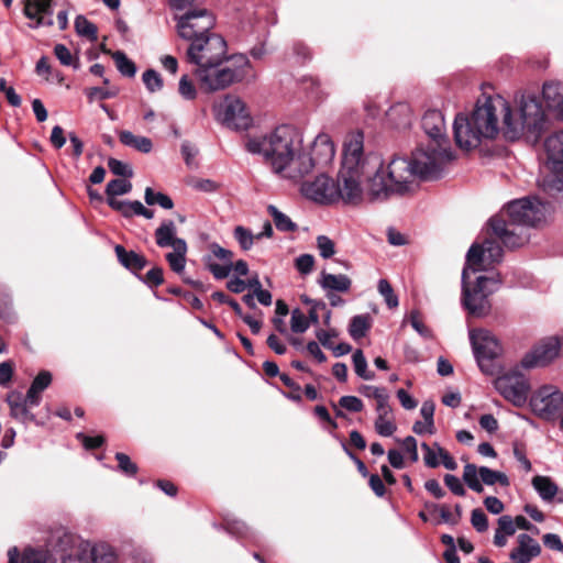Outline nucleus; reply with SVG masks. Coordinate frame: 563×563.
<instances>
[{
  "instance_id": "423d86ee",
  "label": "nucleus",
  "mask_w": 563,
  "mask_h": 563,
  "mask_svg": "<svg viewBox=\"0 0 563 563\" xmlns=\"http://www.w3.org/2000/svg\"><path fill=\"white\" fill-rule=\"evenodd\" d=\"M552 211L550 201L526 197L509 202L500 214L490 218L489 227L495 238L506 247L516 249L528 241L525 228L544 223Z\"/></svg>"
},
{
  "instance_id": "a211bd4d",
  "label": "nucleus",
  "mask_w": 563,
  "mask_h": 563,
  "mask_svg": "<svg viewBox=\"0 0 563 563\" xmlns=\"http://www.w3.org/2000/svg\"><path fill=\"white\" fill-rule=\"evenodd\" d=\"M517 542L518 545L509 554L514 563H530L532 559L540 555V544L529 534L520 533Z\"/></svg>"
},
{
  "instance_id": "37998d69",
  "label": "nucleus",
  "mask_w": 563,
  "mask_h": 563,
  "mask_svg": "<svg viewBox=\"0 0 563 563\" xmlns=\"http://www.w3.org/2000/svg\"><path fill=\"white\" fill-rule=\"evenodd\" d=\"M378 291L384 297L386 305L389 308L398 307V297L394 294L393 287L386 279L378 282Z\"/></svg>"
},
{
  "instance_id": "79ce46f5",
  "label": "nucleus",
  "mask_w": 563,
  "mask_h": 563,
  "mask_svg": "<svg viewBox=\"0 0 563 563\" xmlns=\"http://www.w3.org/2000/svg\"><path fill=\"white\" fill-rule=\"evenodd\" d=\"M119 93V89L115 87L100 88L92 87L86 90V96L90 102L96 99L106 100L115 97Z\"/></svg>"
},
{
  "instance_id": "6ab92c4d",
  "label": "nucleus",
  "mask_w": 563,
  "mask_h": 563,
  "mask_svg": "<svg viewBox=\"0 0 563 563\" xmlns=\"http://www.w3.org/2000/svg\"><path fill=\"white\" fill-rule=\"evenodd\" d=\"M335 154V148L333 142L330 140L327 134H319L311 148V154H307L313 162V167L316 165H325L329 164Z\"/></svg>"
},
{
  "instance_id": "20e7f679",
  "label": "nucleus",
  "mask_w": 563,
  "mask_h": 563,
  "mask_svg": "<svg viewBox=\"0 0 563 563\" xmlns=\"http://www.w3.org/2000/svg\"><path fill=\"white\" fill-rule=\"evenodd\" d=\"M246 150L262 155L276 174L289 179L301 178L313 168L312 159L302 151V135L292 125L283 124L263 136L250 139Z\"/></svg>"
},
{
  "instance_id": "c85d7f7f",
  "label": "nucleus",
  "mask_w": 563,
  "mask_h": 563,
  "mask_svg": "<svg viewBox=\"0 0 563 563\" xmlns=\"http://www.w3.org/2000/svg\"><path fill=\"white\" fill-rule=\"evenodd\" d=\"M188 247L186 241H177V247L173 252L166 254V261L170 269L177 274H181L186 266V254Z\"/></svg>"
},
{
  "instance_id": "de8ad7c7",
  "label": "nucleus",
  "mask_w": 563,
  "mask_h": 563,
  "mask_svg": "<svg viewBox=\"0 0 563 563\" xmlns=\"http://www.w3.org/2000/svg\"><path fill=\"white\" fill-rule=\"evenodd\" d=\"M108 167L113 175L121 177H132L133 170L131 166L117 158H109Z\"/></svg>"
},
{
  "instance_id": "412c9836",
  "label": "nucleus",
  "mask_w": 563,
  "mask_h": 563,
  "mask_svg": "<svg viewBox=\"0 0 563 563\" xmlns=\"http://www.w3.org/2000/svg\"><path fill=\"white\" fill-rule=\"evenodd\" d=\"M544 147L552 169L563 172V131L550 135Z\"/></svg>"
},
{
  "instance_id": "4468645a",
  "label": "nucleus",
  "mask_w": 563,
  "mask_h": 563,
  "mask_svg": "<svg viewBox=\"0 0 563 563\" xmlns=\"http://www.w3.org/2000/svg\"><path fill=\"white\" fill-rule=\"evenodd\" d=\"M463 481L467 487L476 493H483V484L493 486L499 484L504 487L509 486L508 476L499 471H494L487 466L477 467L475 464H466L463 470Z\"/></svg>"
},
{
  "instance_id": "a18cd8bd",
  "label": "nucleus",
  "mask_w": 563,
  "mask_h": 563,
  "mask_svg": "<svg viewBox=\"0 0 563 563\" xmlns=\"http://www.w3.org/2000/svg\"><path fill=\"white\" fill-rule=\"evenodd\" d=\"M115 460L118 461L119 470L125 475L134 476L137 473V465L125 453H117Z\"/></svg>"
},
{
  "instance_id": "cd10ccee",
  "label": "nucleus",
  "mask_w": 563,
  "mask_h": 563,
  "mask_svg": "<svg viewBox=\"0 0 563 563\" xmlns=\"http://www.w3.org/2000/svg\"><path fill=\"white\" fill-rule=\"evenodd\" d=\"M119 140L123 145L144 154H147L153 150V143L151 139L135 135L126 130L119 133Z\"/></svg>"
},
{
  "instance_id": "e433bc0d",
  "label": "nucleus",
  "mask_w": 563,
  "mask_h": 563,
  "mask_svg": "<svg viewBox=\"0 0 563 563\" xmlns=\"http://www.w3.org/2000/svg\"><path fill=\"white\" fill-rule=\"evenodd\" d=\"M122 216L125 218H130L132 216H141L145 219H152L154 217V211L145 208L142 202L137 200L125 201Z\"/></svg>"
},
{
  "instance_id": "58836bf2",
  "label": "nucleus",
  "mask_w": 563,
  "mask_h": 563,
  "mask_svg": "<svg viewBox=\"0 0 563 563\" xmlns=\"http://www.w3.org/2000/svg\"><path fill=\"white\" fill-rule=\"evenodd\" d=\"M142 80L150 92H156L163 88V79L154 69L145 70L142 75Z\"/></svg>"
},
{
  "instance_id": "5fc2aeb1",
  "label": "nucleus",
  "mask_w": 563,
  "mask_h": 563,
  "mask_svg": "<svg viewBox=\"0 0 563 563\" xmlns=\"http://www.w3.org/2000/svg\"><path fill=\"white\" fill-rule=\"evenodd\" d=\"M471 523L474 527V529L478 532H484L488 529L487 516L481 508L472 510Z\"/></svg>"
},
{
  "instance_id": "8fccbe9b",
  "label": "nucleus",
  "mask_w": 563,
  "mask_h": 563,
  "mask_svg": "<svg viewBox=\"0 0 563 563\" xmlns=\"http://www.w3.org/2000/svg\"><path fill=\"white\" fill-rule=\"evenodd\" d=\"M410 324L411 327L424 339H430L432 333L430 329L423 323L419 311L412 310L410 312Z\"/></svg>"
},
{
  "instance_id": "6e6552de",
  "label": "nucleus",
  "mask_w": 563,
  "mask_h": 563,
  "mask_svg": "<svg viewBox=\"0 0 563 563\" xmlns=\"http://www.w3.org/2000/svg\"><path fill=\"white\" fill-rule=\"evenodd\" d=\"M187 60L197 66L205 68L213 63H222L227 55V42L219 34H211L200 37L187 48Z\"/></svg>"
},
{
  "instance_id": "e2e57ef3",
  "label": "nucleus",
  "mask_w": 563,
  "mask_h": 563,
  "mask_svg": "<svg viewBox=\"0 0 563 563\" xmlns=\"http://www.w3.org/2000/svg\"><path fill=\"white\" fill-rule=\"evenodd\" d=\"M497 522H498V527L496 529L497 531L506 534L507 537L515 534L516 526H515L514 519L510 516L504 515L498 518Z\"/></svg>"
},
{
  "instance_id": "473e14b6",
  "label": "nucleus",
  "mask_w": 563,
  "mask_h": 563,
  "mask_svg": "<svg viewBox=\"0 0 563 563\" xmlns=\"http://www.w3.org/2000/svg\"><path fill=\"white\" fill-rule=\"evenodd\" d=\"M369 318L366 314H358L352 318L349 327V333L354 340H358L366 335L369 330Z\"/></svg>"
},
{
  "instance_id": "393cba45",
  "label": "nucleus",
  "mask_w": 563,
  "mask_h": 563,
  "mask_svg": "<svg viewBox=\"0 0 563 563\" xmlns=\"http://www.w3.org/2000/svg\"><path fill=\"white\" fill-rule=\"evenodd\" d=\"M52 383V374L48 371H42L38 375L33 379L29 390H27V400L31 407H36L41 402V394Z\"/></svg>"
},
{
  "instance_id": "3c124183",
  "label": "nucleus",
  "mask_w": 563,
  "mask_h": 563,
  "mask_svg": "<svg viewBox=\"0 0 563 563\" xmlns=\"http://www.w3.org/2000/svg\"><path fill=\"white\" fill-rule=\"evenodd\" d=\"M317 247L323 258H330L335 253L334 242L327 235L317 238Z\"/></svg>"
},
{
  "instance_id": "13d9d810",
  "label": "nucleus",
  "mask_w": 563,
  "mask_h": 563,
  "mask_svg": "<svg viewBox=\"0 0 563 563\" xmlns=\"http://www.w3.org/2000/svg\"><path fill=\"white\" fill-rule=\"evenodd\" d=\"M421 449L424 452L423 461L428 467L435 468L439 466L440 462L438 460L437 449L432 445L430 446L428 443H421Z\"/></svg>"
},
{
  "instance_id": "7ed1b4c3",
  "label": "nucleus",
  "mask_w": 563,
  "mask_h": 563,
  "mask_svg": "<svg viewBox=\"0 0 563 563\" xmlns=\"http://www.w3.org/2000/svg\"><path fill=\"white\" fill-rule=\"evenodd\" d=\"M364 136L361 132L351 134L344 143L342 166L336 184L340 185V199L345 203L357 205L363 198L361 186L364 178L367 179L365 195L369 201H385L393 195H405L406 192L390 191L385 198H375L371 191L372 180L380 174L389 183L387 176L388 165L384 166L377 155H364Z\"/></svg>"
},
{
  "instance_id": "c9c22d12",
  "label": "nucleus",
  "mask_w": 563,
  "mask_h": 563,
  "mask_svg": "<svg viewBox=\"0 0 563 563\" xmlns=\"http://www.w3.org/2000/svg\"><path fill=\"white\" fill-rule=\"evenodd\" d=\"M353 366L355 374L363 379L372 380L375 378V374L367 368V361L362 350H356L352 355Z\"/></svg>"
},
{
  "instance_id": "b1692460",
  "label": "nucleus",
  "mask_w": 563,
  "mask_h": 563,
  "mask_svg": "<svg viewBox=\"0 0 563 563\" xmlns=\"http://www.w3.org/2000/svg\"><path fill=\"white\" fill-rule=\"evenodd\" d=\"M114 251L119 262L132 272H140L147 264V261L143 255L135 253L134 251H126L122 245H115Z\"/></svg>"
},
{
  "instance_id": "0e129e2a",
  "label": "nucleus",
  "mask_w": 563,
  "mask_h": 563,
  "mask_svg": "<svg viewBox=\"0 0 563 563\" xmlns=\"http://www.w3.org/2000/svg\"><path fill=\"white\" fill-rule=\"evenodd\" d=\"M402 449L409 454V459L411 462L416 463L419 460L417 440L408 435L400 442Z\"/></svg>"
},
{
  "instance_id": "4be33fe9",
  "label": "nucleus",
  "mask_w": 563,
  "mask_h": 563,
  "mask_svg": "<svg viewBox=\"0 0 563 563\" xmlns=\"http://www.w3.org/2000/svg\"><path fill=\"white\" fill-rule=\"evenodd\" d=\"M79 555L87 556L88 563H113L115 559L112 548L106 543H86L81 547Z\"/></svg>"
},
{
  "instance_id": "052dcab7",
  "label": "nucleus",
  "mask_w": 563,
  "mask_h": 563,
  "mask_svg": "<svg viewBox=\"0 0 563 563\" xmlns=\"http://www.w3.org/2000/svg\"><path fill=\"white\" fill-rule=\"evenodd\" d=\"M444 483L454 495L464 496L466 494L462 482L455 475L446 474L444 476Z\"/></svg>"
},
{
  "instance_id": "4d7b16f0",
  "label": "nucleus",
  "mask_w": 563,
  "mask_h": 563,
  "mask_svg": "<svg viewBox=\"0 0 563 563\" xmlns=\"http://www.w3.org/2000/svg\"><path fill=\"white\" fill-rule=\"evenodd\" d=\"M314 265V258L310 254H302L295 261L296 269L303 275H308L312 272Z\"/></svg>"
},
{
  "instance_id": "69168bd1",
  "label": "nucleus",
  "mask_w": 563,
  "mask_h": 563,
  "mask_svg": "<svg viewBox=\"0 0 563 563\" xmlns=\"http://www.w3.org/2000/svg\"><path fill=\"white\" fill-rule=\"evenodd\" d=\"M433 446L437 449L439 456L441 457V462L443 466L449 471H455L457 468L456 461L450 455L448 451H445L438 442L433 443Z\"/></svg>"
},
{
  "instance_id": "6e6d98bb",
  "label": "nucleus",
  "mask_w": 563,
  "mask_h": 563,
  "mask_svg": "<svg viewBox=\"0 0 563 563\" xmlns=\"http://www.w3.org/2000/svg\"><path fill=\"white\" fill-rule=\"evenodd\" d=\"M339 406L350 412H360L363 410V401L355 396H342L339 399Z\"/></svg>"
},
{
  "instance_id": "9b49d317",
  "label": "nucleus",
  "mask_w": 563,
  "mask_h": 563,
  "mask_svg": "<svg viewBox=\"0 0 563 563\" xmlns=\"http://www.w3.org/2000/svg\"><path fill=\"white\" fill-rule=\"evenodd\" d=\"M496 390L516 407L526 405L530 394V383L518 367L498 376L494 380Z\"/></svg>"
},
{
  "instance_id": "dca6fc26",
  "label": "nucleus",
  "mask_w": 563,
  "mask_h": 563,
  "mask_svg": "<svg viewBox=\"0 0 563 563\" xmlns=\"http://www.w3.org/2000/svg\"><path fill=\"white\" fill-rule=\"evenodd\" d=\"M560 349L559 338H547L522 357L520 366L525 369L547 366L559 356Z\"/></svg>"
},
{
  "instance_id": "39448f33",
  "label": "nucleus",
  "mask_w": 563,
  "mask_h": 563,
  "mask_svg": "<svg viewBox=\"0 0 563 563\" xmlns=\"http://www.w3.org/2000/svg\"><path fill=\"white\" fill-rule=\"evenodd\" d=\"M503 249L493 239H485L482 244L474 243L466 254V264L462 272V303L474 317L482 318L489 313L490 302L488 297L496 290L489 285L499 284L498 279L487 276H478L474 284L468 283L470 271L473 273L488 271L501 262Z\"/></svg>"
},
{
  "instance_id": "a19ab883",
  "label": "nucleus",
  "mask_w": 563,
  "mask_h": 563,
  "mask_svg": "<svg viewBox=\"0 0 563 563\" xmlns=\"http://www.w3.org/2000/svg\"><path fill=\"white\" fill-rule=\"evenodd\" d=\"M290 328L295 333H303L309 329V320L300 309L292 310Z\"/></svg>"
},
{
  "instance_id": "ddd939ff",
  "label": "nucleus",
  "mask_w": 563,
  "mask_h": 563,
  "mask_svg": "<svg viewBox=\"0 0 563 563\" xmlns=\"http://www.w3.org/2000/svg\"><path fill=\"white\" fill-rule=\"evenodd\" d=\"M300 192L305 198L320 205H331L340 200V185L325 174L303 180Z\"/></svg>"
},
{
  "instance_id": "c03bdc74",
  "label": "nucleus",
  "mask_w": 563,
  "mask_h": 563,
  "mask_svg": "<svg viewBox=\"0 0 563 563\" xmlns=\"http://www.w3.org/2000/svg\"><path fill=\"white\" fill-rule=\"evenodd\" d=\"M279 378L284 383V385L288 387V390H291L290 393H285V397L296 402L301 401L302 398L300 394V385L297 384L294 379H291L287 374H280Z\"/></svg>"
},
{
  "instance_id": "5701e85b",
  "label": "nucleus",
  "mask_w": 563,
  "mask_h": 563,
  "mask_svg": "<svg viewBox=\"0 0 563 563\" xmlns=\"http://www.w3.org/2000/svg\"><path fill=\"white\" fill-rule=\"evenodd\" d=\"M155 242L159 247H177V241H185L177 238V227L172 220H164L154 232Z\"/></svg>"
},
{
  "instance_id": "f3484780",
  "label": "nucleus",
  "mask_w": 563,
  "mask_h": 563,
  "mask_svg": "<svg viewBox=\"0 0 563 563\" xmlns=\"http://www.w3.org/2000/svg\"><path fill=\"white\" fill-rule=\"evenodd\" d=\"M52 1L53 0H24V15L30 20H35L34 23L30 24V27L37 29L43 25H53Z\"/></svg>"
},
{
  "instance_id": "f257e3e1",
  "label": "nucleus",
  "mask_w": 563,
  "mask_h": 563,
  "mask_svg": "<svg viewBox=\"0 0 563 563\" xmlns=\"http://www.w3.org/2000/svg\"><path fill=\"white\" fill-rule=\"evenodd\" d=\"M514 111L500 96L477 101L470 115L459 113L453 123L455 144L471 151L485 140H493L499 131L508 141H516L525 133L536 140L544 125V111L536 96L522 93Z\"/></svg>"
},
{
  "instance_id": "bf43d9fd",
  "label": "nucleus",
  "mask_w": 563,
  "mask_h": 563,
  "mask_svg": "<svg viewBox=\"0 0 563 563\" xmlns=\"http://www.w3.org/2000/svg\"><path fill=\"white\" fill-rule=\"evenodd\" d=\"M142 280L147 284L150 287H157L163 284V269L161 267H153L150 269Z\"/></svg>"
},
{
  "instance_id": "f704fd0d",
  "label": "nucleus",
  "mask_w": 563,
  "mask_h": 563,
  "mask_svg": "<svg viewBox=\"0 0 563 563\" xmlns=\"http://www.w3.org/2000/svg\"><path fill=\"white\" fill-rule=\"evenodd\" d=\"M144 200L148 206L158 205L166 210L174 207V202L169 196L163 192H155L151 187L145 189Z\"/></svg>"
},
{
  "instance_id": "49530a36",
  "label": "nucleus",
  "mask_w": 563,
  "mask_h": 563,
  "mask_svg": "<svg viewBox=\"0 0 563 563\" xmlns=\"http://www.w3.org/2000/svg\"><path fill=\"white\" fill-rule=\"evenodd\" d=\"M397 427L389 417H377L375 420V430L382 437H390Z\"/></svg>"
},
{
  "instance_id": "09e8293b",
  "label": "nucleus",
  "mask_w": 563,
  "mask_h": 563,
  "mask_svg": "<svg viewBox=\"0 0 563 563\" xmlns=\"http://www.w3.org/2000/svg\"><path fill=\"white\" fill-rule=\"evenodd\" d=\"M54 54L62 65L78 68V63L74 59L70 51L64 44H56L54 47Z\"/></svg>"
},
{
  "instance_id": "680f3d73",
  "label": "nucleus",
  "mask_w": 563,
  "mask_h": 563,
  "mask_svg": "<svg viewBox=\"0 0 563 563\" xmlns=\"http://www.w3.org/2000/svg\"><path fill=\"white\" fill-rule=\"evenodd\" d=\"M375 400L377 417H389L391 413V407L389 406V395L387 391H384Z\"/></svg>"
},
{
  "instance_id": "1a4fd4ad",
  "label": "nucleus",
  "mask_w": 563,
  "mask_h": 563,
  "mask_svg": "<svg viewBox=\"0 0 563 563\" xmlns=\"http://www.w3.org/2000/svg\"><path fill=\"white\" fill-rule=\"evenodd\" d=\"M176 29L178 35L190 43L200 37L211 35L214 26V18L207 9H192L184 14H176Z\"/></svg>"
},
{
  "instance_id": "a878e982",
  "label": "nucleus",
  "mask_w": 563,
  "mask_h": 563,
  "mask_svg": "<svg viewBox=\"0 0 563 563\" xmlns=\"http://www.w3.org/2000/svg\"><path fill=\"white\" fill-rule=\"evenodd\" d=\"M351 279L343 274L334 275L330 273L322 272L319 278V285L325 289L331 291L346 292L351 288Z\"/></svg>"
},
{
  "instance_id": "aec40b11",
  "label": "nucleus",
  "mask_w": 563,
  "mask_h": 563,
  "mask_svg": "<svg viewBox=\"0 0 563 563\" xmlns=\"http://www.w3.org/2000/svg\"><path fill=\"white\" fill-rule=\"evenodd\" d=\"M7 402L10 407V415L21 422L33 421L35 416L30 412L27 407H31L27 400V394L23 396L19 391H11L7 397Z\"/></svg>"
},
{
  "instance_id": "7c9ffc66",
  "label": "nucleus",
  "mask_w": 563,
  "mask_h": 563,
  "mask_svg": "<svg viewBox=\"0 0 563 563\" xmlns=\"http://www.w3.org/2000/svg\"><path fill=\"white\" fill-rule=\"evenodd\" d=\"M267 211L272 216L277 230L282 232H295L297 230V224L292 222L288 216L279 211L274 205H269L267 207Z\"/></svg>"
},
{
  "instance_id": "2f4dec72",
  "label": "nucleus",
  "mask_w": 563,
  "mask_h": 563,
  "mask_svg": "<svg viewBox=\"0 0 563 563\" xmlns=\"http://www.w3.org/2000/svg\"><path fill=\"white\" fill-rule=\"evenodd\" d=\"M75 31L81 37H86L87 40H89L91 42L97 41L98 29L85 15H77L76 16V19H75Z\"/></svg>"
},
{
  "instance_id": "72a5a7b5",
  "label": "nucleus",
  "mask_w": 563,
  "mask_h": 563,
  "mask_svg": "<svg viewBox=\"0 0 563 563\" xmlns=\"http://www.w3.org/2000/svg\"><path fill=\"white\" fill-rule=\"evenodd\" d=\"M111 56L115 63L118 70L121 73V75L129 77V78H132L135 76L136 66L131 59L128 58L125 53H123L121 51H117V52H113L111 54Z\"/></svg>"
},
{
  "instance_id": "338daca9",
  "label": "nucleus",
  "mask_w": 563,
  "mask_h": 563,
  "mask_svg": "<svg viewBox=\"0 0 563 563\" xmlns=\"http://www.w3.org/2000/svg\"><path fill=\"white\" fill-rule=\"evenodd\" d=\"M21 563H46V555L42 551L27 549L23 552Z\"/></svg>"
},
{
  "instance_id": "4c0bfd02",
  "label": "nucleus",
  "mask_w": 563,
  "mask_h": 563,
  "mask_svg": "<svg viewBox=\"0 0 563 563\" xmlns=\"http://www.w3.org/2000/svg\"><path fill=\"white\" fill-rule=\"evenodd\" d=\"M233 235L243 251L251 250L254 241L257 240L256 235H254L251 230L242 225H238L234 229Z\"/></svg>"
},
{
  "instance_id": "c756f323",
  "label": "nucleus",
  "mask_w": 563,
  "mask_h": 563,
  "mask_svg": "<svg viewBox=\"0 0 563 563\" xmlns=\"http://www.w3.org/2000/svg\"><path fill=\"white\" fill-rule=\"evenodd\" d=\"M532 486L545 501L552 500L558 493V486L548 476H534L532 478Z\"/></svg>"
},
{
  "instance_id": "ea45409f",
  "label": "nucleus",
  "mask_w": 563,
  "mask_h": 563,
  "mask_svg": "<svg viewBox=\"0 0 563 563\" xmlns=\"http://www.w3.org/2000/svg\"><path fill=\"white\" fill-rule=\"evenodd\" d=\"M132 184L125 179L117 178L108 183L106 188L107 196H121L130 192Z\"/></svg>"
},
{
  "instance_id": "f03ea898",
  "label": "nucleus",
  "mask_w": 563,
  "mask_h": 563,
  "mask_svg": "<svg viewBox=\"0 0 563 563\" xmlns=\"http://www.w3.org/2000/svg\"><path fill=\"white\" fill-rule=\"evenodd\" d=\"M421 126L430 137V143L417 148L411 159L394 157L388 163L387 176L380 174L372 180L371 191L375 198H385L388 192H410L416 178L432 179L440 176L444 166L455 158L445 135V121L437 109L427 110L421 119Z\"/></svg>"
},
{
  "instance_id": "864d4df0",
  "label": "nucleus",
  "mask_w": 563,
  "mask_h": 563,
  "mask_svg": "<svg viewBox=\"0 0 563 563\" xmlns=\"http://www.w3.org/2000/svg\"><path fill=\"white\" fill-rule=\"evenodd\" d=\"M180 96L187 100H194L197 96V90L192 81L187 75L181 76L178 85Z\"/></svg>"
},
{
  "instance_id": "603ef678",
  "label": "nucleus",
  "mask_w": 563,
  "mask_h": 563,
  "mask_svg": "<svg viewBox=\"0 0 563 563\" xmlns=\"http://www.w3.org/2000/svg\"><path fill=\"white\" fill-rule=\"evenodd\" d=\"M207 267L212 273L214 278L223 279L229 276L232 271V263H224L222 265L211 262V258H207Z\"/></svg>"
},
{
  "instance_id": "2eb2a0df",
  "label": "nucleus",
  "mask_w": 563,
  "mask_h": 563,
  "mask_svg": "<svg viewBox=\"0 0 563 563\" xmlns=\"http://www.w3.org/2000/svg\"><path fill=\"white\" fill-rule=\"evenodd\" d=\"M530 406L540 418L551 419L563 407V393L551 385L542 386L531 396Z\"/></svg>"
},
{
  "instance_id": "774afa93",
  "label": "nucleus",
  "mask_w": 563,
  "mask_h": 563,
  "mask_svg": "<svg viewBox=\"0 0 563 563\" xmlns=\"http://www.w3.org/2000/svg\"><path fill=\"white\" fill-rule=\"evenodd\" d=\"M225 528L229 533L234 534L236 537H245L249 530L247 526L243 521L238 519L228 520Z\"/></svg>"
},
{
  "instance_id": "bb28decb",
  "label": "nucleus",
  "mask_w": 563,
  "mask_h": 563,
  "mask_svg": "<svg viewBox=\"0 0 563 563\" xmlns=\"http://www.w3.org/2000/svg\"><path fill=\"white\" fill-rule=\"evenodd\" d=\"M543 99L550 110L558 111L563 104V84L550 81L542 88Z\"/></svg>"
},
{
  "instance_id": "f8f14e48",
  "label": "nucleus",
  "mask_w": 563,
  "mask_h": 563,
  "mask_svg": "<svg viewBox=\"0 0 563 563\" xmlns=\"http://www.w3.org/2000/svg\"><path fill=\"white\" fill-rule=\"evenodd\" d=\"M201 88L206 91L213 92L225 89L230 85L243 79V74L232 69L229 65L222 63H213L205 68H196Z\"/></svg>"
},
{
  "instance_id": "0eeeda50",
  "label": "nucleus",
  "mask_w": 563,
  "mask_h": 563,
  "mask_svg": "<svg viewBox=\"0 0 563 563\" xmlns=\"http://www.w3.org/2000/svg\"><path fill=\"white\" fill-rule=\"evenodd\" d=\"M470 341L481 371L484 374L494 375L497 369L495 358L503 352L497 338L488 330L473 329L470 330Z\"/></svg>"
},
{
  "instance_id": "9d476101",
  "label": "nucleus",
  "mask_w": 563,
  "mask_h": 563,
  "mask_svg": "<svg viewBox=\"0 0 563 563\" xmlns=\"http://www.w3.org/2000/svg\"><path fill=\"white\" fill-rule=\"evenodd\" d=\"M213 112L218 121L232 130H247L253 123L246 103L234 95L223 97L213 106Z\"/></svg>"
}]
</instances>
